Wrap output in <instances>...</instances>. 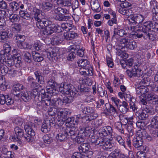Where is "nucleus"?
<instances>
[{
    "label": "nucleus",
    "instance_id": "obj_27",
    "mask_svg": "<svg viewBox=\"0 0 158 158\" xmlns=\"http://www.w3.org/2000/svg\"><path fill=\"white\" fill-rule=\"evenodd\" d=\"M15 131L16 135V138L19 139V138H22L24 136V131L21 127L17 126L15 129Z\"/></svg>",
    "mask_w": 158,
    "mask_h": 158
},
{
    "label": "nucleus",
    "instance_id": "obj_59",
    "mask_svg": "<svg viewBox=\"0 0 158 158\" xmlns=\"http://www.w3.org/2000/svg\"><path fill=\"white\" fill-rule=\"evenodd\" d=\"M8 36V33L6 31L0 32V42H2L3 40Z\"/></svg>",
    "mask_w": 158,
    "mask_h": 158
},
{
    "label": "nucleus",
    "instance_id": "obj_53",
    "mask_svg": "<svg viewBox=\"0 0 158 158\" xmlns=\"http://www.w3.org/2000/svg\"><path fill=\"white\" fill-rule=\"evenodd\" d=\"M128 99H129V100L130 101V108H131L134 111L137 110V109H138V107L137 106H136L135 103H134L133 101H134V99L132 98H131V97H128Z\"/></svg>",
    "mask_w": 158,
    "mask_h": 158
},
{
    "label": "nucleus",
    "instance_id": "obj_17",
    "mask_svg": "<svg viewBox=\"0 0 158 158\" xmlns=\"http://www.w3.org/2000/svg\"><path fill=\"white\" fill-rule=\"evenodd\" d=\"M131 22L137 23H140L143 22L144 19L143 16L141 14L134 15L132 16Z\"/></svg>",
    "mask_w": 158,
    "mask_h": 158
},
{
    "label": "nucleus",
    "instance_id": "obj_23",
    "mask_svg": "<svg viewBox=\"0 0 158 158\" xmlns=\"http://www.w3.org/2000/svg\"><path fill=\"white\" fill-rule=\"evenodd\" d=\"M150 123V126L151 127L158 129V116L152 117Z\"/></svg>",
    "mask_w": 158,
    "mask_h": 158
},
{
    "label": "nucleus",
    "instance_id": "obj_32",
    "mask_svg": "<svg viewBox=\"0 0 158 158\" xmlns=\"http://www.w3.org/2000/svg\"><path fill=\"white\" fill-rule=\"evenodd\" d=\"M53 18L56 20L60 21H67L70 19V17L65 16L63 14H60L57 15H53Z\"/></svg>",
    "mask_w": 158,
    "mask_h": 158
},
{
    "label": "nucleus",
    "instance_id": "obj_44",
    "mask_svg": "<svg viewBox=\"0 0 158 158\" xmlns=\"http://www.w3.org/2000/svg\"><path fill=\"white\" fill-rule=\"evenodd\" d=\"M82 112L85 114H93L94 112V110L93 108L87 106L82 109Z\"/></svg>",
    "mask_w": 158,
    "mask_h": 158
},
{
    "label": "nucleus",
    "instance_id": "obj_51",
    "mask_svg": "<svg viewBox=\"0 0 158 158\" xmlns=\"http://www.w3.org/2000/svg\"><path fill=\"white\" fill-rule=\"evenodd\" d=\"M43 140L45 143L49 144L52 141V139L48 135H45L43 137Z\"/></svg>",
    "mask_w": 158,
    "mask_h": 158
},
{
    "label": "nucleus",
    "instance_id": "obj_8",
    "mask_svg": "<svg viewBox=\"0 0 158 158\" xmlns=\"http://www.w3.org/2000/svg\"><path fill=\"white\" fill-rule=\"evenodd\" d=\"M60 132L57 135L56 139L61 142H64L68 139L69 137V135L68 134L67 131L66 130V127H61Z\"/></svg>",
    "mask_w": 158,
    "mask_h": 158
},
{
    "label": "nucleus",
    "instance_id": "obj_38",
    "mask_svg": "<svg viewBox=\"0 0 158 158\" xmlns=\"http://www.w3.org/2000/svg\"><path fill=\"white\" fill-rule=\"evenodd\" d=\"M66 10L63 9L60 7H58L53 10L52 11L53 15H57L60 14H65L66 13Z\"/></svg>",
    "mask_w": 158,
    "mask_h": 158
},
{
    "label": "nucleus",
    "instance_id": "obj_10",
    "mask_svg": "<svg viewBox=\"0 0 158 158\" xmlns=\"http://www.w3.org/2000/svg\"><path fill=\"white\" fill-rule=\"evenodd\" d=\"M70 114L69 110L67 109H63L58 112V116L62 122L65 121Z\"/></svg>",
    "mask_w": 158,
    "mask_h": 158
},
{
    "label": "nucleus",
    "instance_id": "obj_45",
    "mask_svg": "<svg viewBox=\"0 0 158 158\" xmlns=\"http://www.w3.org/2000/svg\"><path fill=\"white\" fill-rule=\"evenodd\" d=\"M9 6L13 11H17L19 8V5L15 2H12L9 4Z\"/></svg>",
    "mask_w": 158,
    "mask_h": 158
},
{
    "label": "nucleus",
    "instance_id": "obj_31",
    "mask_svg": "<svg viewBox=\"0 0 158 158\" xmlns=\"http://www.w3.org/2000/svg\"><path fill=\"white\" fill-rule=\"evenodd\" d=\"M34 74L39 84H44V77L42 76L40 72L38 71H35L34 72Z\"/></svg>",
    "mask_w": 158,
    "mask_h": 158
},
{
    "label": "nucleus",
    "instance_id": "obj_57",
    "mask_svg": "<svg viewBox=\"0 0 158 158\" xmlns=\"http://www.w3.org/2000/svg\"><path fill=\"white\" fill-rule=\"evenodd\" d=\"M75 119L73 117H71L69 118L68 117L65 121H66V122L69 123L71 124H73L74 125L77 124L78 123V121L77 120H75Z\"/></svg>",
    "mask_w": 158,
    "mask_h": 158
},
{
    "label": "nucleus",
    "instance_id": "obj_12",
    "mask_svg": "<svg viewBox=\"0 0 158 158\" xmlns=\"http://www.w3.org/2000/svg\"><path fill=\"white\" fill-rule=\"evenodd\" d=\"M62 97L61 95L59 94L57 95V98L52 99L51 101V106H54L56 107H60L62 106Z\"/></svg>",
    "mask_w": 158,
    "mask_h": 158
},
{
    "label": "nucleus",
    "instance_id": "obj_24",
    "mask_svg": "<svg viewBox=\"0 0 158 158\" xmlns=\"http://www.w3.org/2000/svg\"><path fill=\"white\" fill-rule=\"evenodd\" d=\"M101 145L102 148L104 150L108 151L110 149H112L113 148V145L111 143L110 141L105 138V140L103 144Z\"/></svg>",
    "mask_w": 158,
    "mask_h": 158
},
{
    "label": "nucleus",
    "instance_id": "obj_14",
    "mask_svg": "<svg viewBox=\"0 0 158 158\" xmlns=\"http://www.w3.org/2000/svg\"><path fill=\"white\" fill-rule=\"evenodd\" d=\"M66 130L67 131L68 134L69 135V136L72 139H75V137L79 134V131L75 127L67 128L66 127Z\"/></svg>",
    "mask_w": 158,
    "mask_h": 158
},
{
    "label": "nucleus",
    "instance_id": "obj_50",
    "mask_svg": "<svg viewBox=\"0 0 158 158\" xmlns=\"http://www.w3.org/2000/svg\"><path fill=\"white\" fill-rule=\"evenodd\" d=\"M10 20L12 22H18L19 19V16L17 14H12L9 16Z\"/></svg>",
    "mask_w": 158,
    "mask_h": 158
},
{
    "label": "nucleus",
    "instance_id": "obj_15",
    "mask_svg": "<svg viewBox=\"0 0 158 158\" xmlns=\"http://www.w3.org/2000/svg\"><path fill=\"white\" fill-rule=\"evenodd\" d=\"M109 158H130L128 156L124 155L123 154H122L118 150H115L113 152L111 153L109 156Z\"/></svg>",
    "mask_w": 158,
    "mask_h": 158
},
{
    "label": "nucleus",
    "instance_id": "obj_54",
    "mask_svg": "<svg viewBox=\"0 0 158 158\" xmlns=\"http://www.w3.org/2000/svg\"><path fill=\"white\" fill-rule=\"evenodd\" d=\"M156 9L155 13H153L152 15V20L155 22L156 24H157L158 23V8L156 7Z\"/></svg>",
    "mask_w": 158,
    "mask_h": 158
},
{
    "label": "nucleus",
    "instance_id": "obj_21",
    "mask_svg": "<svg viewBox=\"0 0 158 158\" xmlns=\"http://www.w3.org/2000/svg\"><path fill=\"white\" fill-rule=\"evenodd\" d=\"M28 84L32 88L38 87L39 84L36 82L35 79L31 76H29L27 78Z\"/></svg>",
    "mask_w": 158,
    "mask_h": 158
},
{
    "label": "nucleus",
    "instance_id": "obj_33",
    "mask_svg": "<svg viewBox=\"0 0 158 158\" xmlns=\"http://www.w3.org/2000/svg\"><path fill=\"white\" fill-rule=\"evenodd\" d=\"M97 116V114L94 116L93 115L88 116H85L82 118L81 121L83 123L87 124L91 121L92 120L95 119Z\"/></svg>",
    "mask_w": 158,
    "mask_h": 158
},
{
    "label": "nucleus",
    "instance_id": "obj_47",
    "mask_svg": "<svg viewBox=\"0 0 158 158\" xmlns=\"http://www.w3.org/2000/svg\"><path fill=\"white\" fill-rule=\"evenodd\" d=\"M129 40V39L126 38H123L120 40L119 41L120 45L122 47V48L124 47L127 48Z\"/></svg>",
    "mask_w": 158,
    "mask_h": 158
},
{
    "label": "nucleus",
    "instance_id": "obj_52",
    "mask_svg": "<svg viewBox=\"0 0 158 158\" xmlns=\"http://www.w3.org/2000/svg\"><path fill=\"white\" fill-rule=\"evenodd\" d=\"M77 143L79 144L83 142L84 141V138L82 135L78 134L75 137V138L73 139Z\"/></svg>",
    "mask_w": 158,
    "mask_h": 158
},
{
    "label": "nucleus",
    "instance_id": "obj_11",
    "mask_svg": "<svg viewBox=\"0 0 158 158\" xmlns=\"http://www.w3.org/2000/svg\"><path fill=\"white\" fill-rule=\"evenodd\" d=\"M90 6L94 13H99L100 12L101 9L98 0H91Z\"/></svg>",
    "mask_w": 158,
    "mask_h": 158
},
{
    "label": "nucleus",
    "instance_id": "obj_25",
    "mask_svg": "<svg viewBox=\"0 0 158 158\" xmlns=\"http://www.w3.org/2000/svg\"><path fill=\"white\" fill-rule=\"evenodd\" d=\"M79 72L81 75L85 76H92L93 75V69L92 68L90 69L87 68L81 69Z\"/></svg>",
    "mask_w": 158,
    "mask_h": 158
},
{
    "label": "nucleus",
    "instance_id": "obj_3",
    "mask_svg": "<svg viewBox=\"0 0 158 158\" xmlns=\"http://www.w3.org/2000/svg\"><path fill=\"white\" fill-rule=\"evenodd\" d=\"M48 85L47 86L48 92L52 94L54 96L57 94L58 91L57 88L60 87V85H58L52 79H50L48 82Z\"/></svg>",
    "mask_w": 158,
    "mask_h": 158
},
{
    "label": "nucleus",
    "instance_id": "obj_61",
    "mask_svg": "<svg viewBox=\"0 0 158 158\" xmlns=\"http://www.w3.org/2000/svg\"><path fill=\"white\" fill-rule=\"evenodd\" d=\"M17 50L16 49H14L12 50L13 53V58L14 59H18L19 57H21L20 56V51Z\"/></svg>",
    "mask_w": 158,
    "mask_h": 158
},
{
    "label": "nucleus",
    "instance_id": "obj_26",
    "mask_svg": "<svg viewBox=\"0 0 158 158\" xmlns=\"http://www.w3.org/2000/svg\"><path fill=\"white\" fill-rule=\"evenodd\" d=\"M32 55L34 60L35 62H40L44 60L43 56L35 51L32 52Z\"/></svg>",
    "mask_w": 158,
    "mask_h": 158
},
{
    "label": "nucleus",
    "instance_id": "obj_62",
    "mask_svg": "<svg viewBox=\"0 0 158 158\" xmlns=\"http://www.w3.org/2000/svg\"><path fill=\"white\" fill-rule=\"evenodd\" d=\"M57 112L56 108H50L48 109V115L51 116H54Z\"/></svg>",
    "mask_w": 158,
    "mask_h": 158
},
{
    "label": "nucleus",
    "instance_id": "obj_56",
    "mask_svg": "<svg viewBox=\"0 0 158 158\" xmlns=\"http://www.w3.org/2000/svg\"><path fill=\"white\" fill-rule=\"evenodd\" d=\"M148 101L152 100L154 99H158V96L155 94H149V93L147 94L146 97Z\"/></svg>",
    "mask_w": 158,
    "mask_h": 158
},
{
    "label": "nucleus",
    "instance_id": "obj_1",
    "mask_svg": "<svg viewBox=\"0 0 158 158\" xmlns=\"http://www.w3.org/2000/svg\"><path fill=\"white\" fill-rule=\"evenodd\" d=\"M90 146L88 143H81L78 147L79 152L73 154L74 158H90L93 154L92 151L90 150Z\"/></svg>",
    "mask_w": 158,
    "mask_h": 158
},
{
    "label": "nucleus",
    "instance_id": "obj_19",
    "mask_svg": "<svg viewBox=\"0 0 158 158\" xmlns=\"http://www.w3.org/2000/svg\"><path fill=\"white\" fill-rule=\"evenodd\" d=\"M50 124L49 120L45 121L43 122L41 128V131L44 133H47L50 131Z\"/></svg>",
    "mask_w": 158,
    "mask_h": 158
},
{
    "label": "nucleus",
    "instance_id": "obj_2",
    "mask_svg": "<svg viewBox=\"0 0 158 158\" xmlns=\"http://www.w3.org/2000/svg\"><path fill=\"white\" fill-rule=\"evenodd\" d=\"M34 18L37 21L36 25L38 28L39 29H44L47 30V24L46 23L47 21L46 20H43L41 19L40 11L38 9H35L34 10Z\"/></svg>",
    "mask_w": 158,
    "mask_h": 158
},
{
    "label": "nucleus",
    "instance_id": "obj_63",
    "mask_svg": "<svg viewBox=\"0 0 158 158\" xmlns=\"http://www.w3.org/2000/svg\"><path fill=\"white\" fill-rule=\"evenodd\" d=\"M133 12L132 10L126 9L125 13L124 15H126L128 17L131 19L133 16Z\"/></svg>",
    "mask_w": 158,
    "mask_h": 158
},
{
    "label": "nucleus",
    "instance_id": "obj_5",
    "mask_svg": "<svg viewBox=\"0 0 158 158\" xmlns=\"http://www.w3.org/2000/svg\"><path fill=\"white\" fill-rule=\"evenodd\" d=\"M15 37L16 40H17V45L19 48L20 49L31 48L29 44L24 42L25 39V36L24 35L18 34L16 35Z\"/></svg>",
    "mask_w": 158,
    "mask_h": 158
},
{
    "label": "nucleus",
    "instance_id": "obj_18",
    "mask_svg": "<svg viewBox=\"0 0 158 158\" xmlns=\"http://www.w3.org/2000/svg\"><path fill=\"white\" fill-rule=\"evenodd\" d=\"M158 24H155L154 25L151 22L149 21L145 23L143 26V30H151L155 29L158 30Z\"/></svg>",
    "mask_w": 158,
    "mask_h": 158
},
{
    "label": "nucleus",
    "instance_id": "obj_22",
    "mask_svg": "<svg viewBox=\"0 0 158 158\" xmlns=\"http://www.w3.org/2000/svg\"><path fill=\"white\" fill-rule=\"evenodd\" d=\"M64 38L67 40H69L77 37L78 35L77 33L74 32L67 31L66 32H64Z\"/></svg>",
    "mask_w": 158,
    "mask_h": 158
},
{
    "label": "nucleus",
    "instance_id": "obj_43",
    "mask_svg": "<svg viewBox=\"0 0 158 158\" xmlns=\"http://www.w3.org/2000/svg\"><path fill=\"white\" fill-rule=\"evenodd\" d=\"M109 127L106 129L105 127H103L100 128L99 131V134L101 136H106L108 135V133L106 132V131H109L110 132V129Z\"/></svg>",
    "mask_w": 158,
    "mask_h": 158
},
{
    "label": "nucleus",
    "instance_id": "obj_58",
    "mask_svg": "<svg viewBox=\"0 0 158 158\" xmlns=\"http://www.w3.org/2000/svg\"><path fill=\"white\" fill-rule=\"evenodd\" d=\"M111 100L117 108H118L119 105L122 103L121 102L119 99L114 97H112L111 98Z\"/></svg>",
    "mask_w": 158,
    "mask_h": 158
},
{
    "label": "nucleus",
    "instance_id": "obj_49",
    "mask_svg": "<svg viewBox=\"0 0 158 158\" xmlns=\"http://www.w3.org/2000/svg\"><path fill=\"white\" fill-rule=\"evenodd\" d=\"M19 15L20 17L24 19L28 20L30 18V15L27 12L22 10L19 11Z\"/></svg>",
    "mask_w": 158,
    "mask_h": 158
},
{
    "label": "nucleus",
    "instance_id": "obj_16",
    "mask_svg": "<svg viewBox=\"0 0 158 158\" xmlns=\"http://www.w3.org/2000/svg\"><path fill=\"white\" fill-rule=\"evenodd\" d=\"M52 95V94L49 93V94H48L47 93H45L44 97L43 98L42 102L43 105L47 106H51V99Z\"/></svg>",
    "mask_w": 158,
    "mask_h": 158
},
{
    "label": "nucleus",
    "instance_id": "obj_35",
    "mask_svg": "<svg viewBox=\"0 0 158 158\" xmlns=\"http://www.w3.org/2000/svg\"><path fill=\"white\" fill-rule=\"evenodd\" d=\"M112 138H114L115 140L117 141L119 143V145L123 146L124 148H126L125 141L122 139L121 136L116 135H114Z\"/></svg>",
    "mask_w": 158,
    "mask_h": 158
},
{
    "label": "nucleus",
    "instance_id": "obj_34",
    "mask_svg": "<svg viewBox=\"0 0 158 158\" xmlns=\"http://www.w3.org/2000/svg\"><path fill=\"white\" fill-rule=\"evenodd\" d=\"M5 46H6L7 48H5L3 50H2L0 52V56L1 58L0 59V60H3L4 59H3V58H4L5 57V55H7V54L10 51V46L8 44H5Z\"/></svg>",
    "mask_w": 158,
    "mask_h": 158
},
{
    "label": "nucleus",
    "instance_id": "obj_4",
    "mask_svg": "<svg viewBox=\"0 0 158 158\" xmlns=\"http://www.w3.org/2000/svg\"><path fill=\"white\" fill-rule=\"evenodd\" d=\"M60 87L61 88H63L64 92L69 95H72V97H76L79 94L76 89L74 88L73 89H71L70 85L66 83H61Z\"/></svg>",
    "mask_w": 158,
    "mask_h": 158
},
{
    "label": "nucleus",
    "instance_id": "obj_13",
    "mask_svg": "<svg viewBox=\"0 0 158 158\" xmlns=\"http://www.w3.org/2000/svg\"><path fill=\"white\" fill-rule=\"evenodd\" d=\"M135 89L137 94L138 95H144L145 97L149 91V89L143 85L136 87Z\"/></svg>",
    "mask_w": 158,
    "mask_h": 158
},
{
    "label": "nucleus",
    "instance_id": "obj_28",
    "mask_svg": "<svg viewBox=\"0 0 158 158\" xmlns=\"http://www.w3.org/2000/svg\"><path fill=\"white\" fill-rule=\"evenodd\" d=\"M122 104L119 106L118 107L119 110L122 113L125 114L128 110L129 106L127 103L125 101H123Z\"/></svg>",
    "mask_w": 158,
    "mask_h": 158
},
{
    "label": "nucleus",
    "instance_id": "obj_64",
    "mask_svg": "<svg viewBox=\"0 0 158 158\" xmlns=\"http://www.w3.org/2000/svg\"><path fill=\"white\" fill-rule=\"evenodd\" d=\"M7 57V60L6 61V62L8 66H11L15 64V59L13 58L9 59L8 57Z\"/></svg>",
    "mask_w": 158,
    "mask_h": 158
},
{
    "label": "nucleus",
    "instance_id": "obj_9",
    "mask_svg": "<svg viewBox=\"0 0 158 158\" xmlns=\"http://www.w3.org/2000/svg\"><path fill=\"white\" fill-rule=\"evenodd\" d=\"M105 106L106 111L114 117L118 116V111L113 105L107 103L105 104Z\"/></svg>",
    "mask_w": 158,
    "mask_h": 158
},
{
    "label": "nucleus",
    "instance_id": "obj_41",
    "mask_svg": "<svg viewBox=\"0 0 158 158\" xmlns=\"http://www.w3.org/2000/svg\"><path fill=\"white\" fill-rule=\"evenodd\" d=\"M77 63L78 66L83 69L84 68V67L88 65L89 64V62L86 59H82L79 60Z\"/></svg>",
    "mask_w": 158,
    "mask_h": 158
},
{
    "label": "nucleus",
    "instance_id": "obj_46",
    "mask_svg": "<svg viewBox=\"0 0 158 158\" xmlns=\"http://www.w3.org/2000/svg\"><path fill=\"white\" fill-rule=\"evenodd\" d=\"M137 47V44L134 41L130 40L129 42L127 44V48L128 49L131 50H134Z\"/></svg>",
    "mask_w": 158,
    "mask_h": 158
},
{
    "label": "nucleus",
    "instance_id": "obj_20",
    "mask_svg": "<svg viewBox=\"0 0 158 158\" xmlns=\"http://www.w3.org/2000/svg\"><path fill=\"white\" fill-rule=\"evenodd\" d=\"M133 145L136 148L141 147L143 145V141L141 138L136 137L133 140Z\"/></svg>",
    "mask_w": 158,
    "mask_h": 158
},
{
    "label": "nucleus",
    "instance_id": "obj_42",
    "mask_svg": "<svg viewBox=\"0 0 158 158\" xmlns=\"http://www.w3.org/2000/svg\"><path fill=\"white\" fill-rule=\"evenodd\" d=\"M139 118L141 120L146 119L148 117V114L147 111L143 110L140 113H139Z\"/></svg>",
    "mask_w": 158,
    "mask_h": 158
},
{
    "label": "nucleus",
    "instance_id": "obj_6",
    "mask_svg": "<svg viewBox=\"0 0 158 158\" xmlns=\"http://www.w3.org/2000/svg\"><path fill=\"white\" fill-rule=\"evenodd\" d=\"M24 129L28 135H26L23 137L28 142H33L34 140V136L35 135L34 131L32 129L31 126L27 125L24 126Z\"/></svg>",
    "mask_w": 158,
    "mask_h": 158
},
{
    "label": "nucleus",
    "instance_id": "obj_55",
    "mask_svg": "<svg viewBox=\"0 0 158 158\" xmlns=\"http://www.w3.org/2000/svg\"><path fill=\"white\" fill-rule=\"evenodd\" d=\"M52 41L54 44H58L63 41V39L57 36H54L52 39Z\"/></svg>",
    "mask_w": 158,
    "mask_h": 158
},
{
    "label": "nucleus",
    "instance_id": "obj_39",
    "mask_svg": "<svg viewBox=\"0 0 158 158\" xmlns=\"http://www.w3.org/2000/svg\"><path fill=\"white\" fill-rule=\"evenodd\" d=\"M75 97H72V95H69L68 97H62V105L64 104L70 103L73 101V99Z\"/></svg>",
    "mask_w": 158,
    "mask_h": 158
},
{
    "label": "nucleus",
    "instance_id": "obj_40",
    "mask_svg": "<svg viewBox=\"0 0 158 158\" xmlns=\"http://www.w3.org/2000/svg\"><path fill=\"white\" fill-rule=\"evenodd\" d=\"M23 56L25 61L27 63H30L32 61V58L31 54L28 52L24 51L23 52Z\"/></svg>",
    "mask_w": 158,
    "mask_h": 158
},
{
    "label": "nucleus",
    "instance_id": "obj_29",
    "mask_svg": "<svg viewBox=\"0 0 158 158\" xmlns=\"http://www.w3.org/2000/svg\"><path fill=\"white\" fill-rule=\"evenodd\" d=\"M137 137L141 138L142 140L148 138V135L146 131L144 130H139L137 133Z\"/></svg>",
    "mask_w": 158,
    "mask_h": 158
},
{
    "label": "nucleus",
    "instance_id": "obj_60",
    "mask_svg": "<svg viewBox=\"0 0 158 158\" xmlns=\"http://www.w3.org/2000/svg\"><path fill=\"white\" fill-rule=\"evenodd\" d=\"M97 92L101 97H103L104 96L106 97V91L105 90H103L102 87H98L97 89Z\"/></svg>",
    "mask_w": 158,
    "mask_h": 158
},
{
    "label": "nucleus",
    "instance_id": "obj_7",
    "mask_svg": "<svg viewBox=\"0 0 158 158\" xmlns=\"http://www.w3.org/2000/svg\"><path fill=\"white\" fill-rule=\"evenodd\" d=\"M59 48L58 47L49 48L46 52L47 57L51 60L53 58L55 60V57L59 54Z\"/></svg>",
    "mask_w": 158,
    "mask_h": 158
},
{
    "label": "nucleus",
    "instance_id": "obj_48",
    "mask_svg": "<svg viewBox=\"0 0 158 158\" xmlns=\"http://www.w3.org/2000/svg\"><path fill=\"white\" fill-rule=\"evenodd\" d=\"M8 68L6 65H0V74L2 76L5 75L8 73Z\"/></svg>",
    "mask_w": 158,
    "mask_h": 158
},
{
    "label": "nucleus",
    "instance_id": "obj_37",
    "mask_svg": "<svg viewBox=\"0 0 158 158\" xmlns=\"http://www.w3.org/2000/svg\"><path fill=\"white\" fill-rule=\"evenodd\" d=\"M20 96L22 98L25 102H27L31 99V97L29 96L28 92L26 91H22L19 93Z\"/></svg>",
    "mask_w": 158,
    "mask_h": 158
},
{
    "label": "nucleus",
    "instance_id": "obj_30",
    "mask_svg": "<svg viewBox=\"0 0 158 158\" xmlns=\"http://www.w3.org/2000/svg\"><path fill=\"white\" fill-rule=\"evenodd\" d=\"M92 139L91 141L92 143H95V145H100V146H102V144H103L105 139L102 138H98L97 136H93Z\"/></svg>",
    "mask_w": 158,
    "mask_h": 158
},
{
    "label": "nucleus",
    "instance_id": "obj_36",
    "mask_svg": "<svg viewBox=\"0 0 158 158\" xmlns=\"http://www.w3.org/2000/svg\"><path fill=\"white\" fill-rule=\"evenodd\" d=\"M41 7L45 11H47L51 10L52 5L49 2H43L41 5Z\"/></svg>",
    "mask_w": 158,
    "mask_h": 158
}]
</instances>
